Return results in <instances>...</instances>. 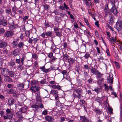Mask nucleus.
<instances>
[{"instance_id": "obj_15", "label": "nucleus", "mask_w": 122, "mask_h": 122, "mask_svg": "<svg viewBox=\"0 0 122 122\" xmlns=\"http://www.w3.org/2000/svg\"><path fill=\"white\" fill-rule=\"evenodd\" d=\"M112 44H114L116 42L117 38L116 37H112L108 39Z\"/></svg>"}, {"instance_id": "obj_59", "label": "nucleus", "mask_w": 122, "mask_h": 122, "mask_svg": "<svg viewBox=\"0 0 122 122\" xmlns=\"http://www.w3.org/2000/svg\"><path fill=\"white\" fill-rule=\"evenodd\" d=\"M24 34L23 33H21L20 36V39L21 40L23 39L25 37Z\"/></svg>"}, {"instance_id": "obj_46", "label": "nucleus", "mask_w": 122, "mask_h": 122, "mask_svg": "<svg viewBox=\"0 0 122 122\" xmlns=\"http://www.w3.org/2000/svg\"><path fill=\"white\" fill-rule=\"evenodd\" d=\"M108 0L110 2L112 6H116L115 0Z\"/></svg>"}, {"instance_id": "obj_8", "label": "nucleus", "mask_w": 122, "mask_h": 122, "mask_svg": "<svg viewBox=\"0 0 122 122\" xmlns=\"http://www.w3.org/2000/svg\"><path fill=\"white\" fill-rule=\"evenodd\" d=\"M73 90H75V91L76 92V93L77 94L78 98L79 99L80 98H81V95L82 92V90L80 88H79L76 90L74 89Z\"/></svg>"}, {"instance_id": "obj_30", "label": "nucleus", "mask_w": 122, "mask_h": 122, "mask_svg": "<svg viewBox=\"0 0 122 122\" xmlns=\"http://www.w3.org/2000/svg\"><path fill=\"white\" fill-rule=\"evenodd\" d=\"M5 12L6 14L8 15H12L11 9L10 8H8L6 9Z\"/></svg>"}, {"instance_id": "obj_22", "label": "nucleus", "mask_w": 122, "mask_h": 122, "mask_svg": "<svg viewBox=\"0 0 122 122\" xmlns=\"http://www.w3.org/2000/svg\"><path fill=\"white\" fill-rule=\"evenodd\" d=\"M13 115H5L3 116L5 119H11L13 117Z\"/></svg>"}, {"instance_id": "obj_47", "label": "nucleus", "mask_w": 122, "mask_h": 122, "mask_svg": "<svg viewBox=\"0 0 122 122\" xmlns=\"http://www.w3.org/2000/svg\"><path fill=\"white\" fill-rule=\"evenodd\" d=\"M104 86L105 87V90L107 92H108L109 90L108 86L106 85V84H104Z\"/></svg>"}, {"instance_id": "obj_53", "label": "nucleus", "mask_w": 122, "mask_h": 122, "mask_svg": "<svg viewBox=\"0 0 122 122\" xmlns=\"http://www.w3.org/2000/svg\"><path fill=\"white\" fill-rule=\"evenodd\" d=\"M84 34H87L90 36H91V33L89 32V31L88 30H84Z\"/></svg>"}, {"instance_id": "obj_13", "label": "nucleus", "mask_w": 122, "mask_h": 122, "mask_svg": "<svg viewBox=\"0 0 122 122\" xmlns=\"http://www.w3.org/2000/svg\"><path fill=\"white\" fill-rule=\"evenodd\" d=\"M79 103L80 105L83 107L84 109L86 112V108L85 107L86 105L85 101L84 100L81 99Z\"/></svg>"}, {"instance_id": "obj_44", "label": "nucleus", "mask_w": 122, "mask_h": 122, "mask_svg": "<svg viewBox=\"0 0 122 122\" xmlns=\"http://www.w3.org/2000/svg\"><path fill=\"white\" fill-rule=\"evenodd\" d=\"M28 41L30 44H32V42H33V37L29 38Z\"/></svg>"}, {"instance_id": "obj_34", "label": "nucleus", "mask_w": 122, "mask_h": 122, "mask_svg": "<svg viewBox=\"0 0 122 122\" xmlns=\"http://www.w3.org/2000/svg\"><path fill=\"white\" fill-rule=\"evenodd\" d=\"M90 69L91 71L93 73V74H95L96 73L97 71L98 70H97L96 68H93V67H91Z\"/></svg>"}, {"instance_id": "obj_27", "label": "nucleus", "mask_w": 122, "mask_h": 122, "mask_svg": "<svg viewBox=\"0 0 122 122\" xmlns=\"http://www.w3.org/2000/svg\"><path fill=\"white\" fill-rule=\"evenodd\" d=\"M24 84L22 83H19L18 84V87L19 88L21 89H23L24 88Z\"/></svg>"}, {"instance_id": "obj_40", "label": "nucleus", "mask_w": 122, "mask_h": 122, "mask_svg": "<svg viewBox=\"0 0 122 122\" xmlns=\"http://www.w3.org/2000/svg\"><path fill=\"white\" fill-rule=\"evenodd\" d=\"M60 17L57 16H56L54 18V21L57 23H59Z\"/></svg>"}, {"instance_id": "obj_16", "label": "nucleus", "mask_w": 122, "mask_h": 122, "mask_svg": "<svg viewBox=\"0 0 122 122\" xmlns=\"http://www.w3.org/2000/svg\"><path fill=\"white\" fill-rule=\"evenodd\" d=\"M45 119L46 121L51 122H52L54 120L53 118L52 117L48 115L46 116Z\"/></svg>"}, {"instance_id": "obj_5", "label": "nucleus", "mask_w": 122, "mask_h": 122, "mask_svg": "<svg viewBox=\"0 0 122 122\" xmlns=\"http://www.w3.org/2000/svg\"><path fill=\"white\" fill-rule=\"evenodd\" d=\"M116 27L119 31L122 30V21H117L116 23Z\"/></svg>"}, {"instance_id": "obj_54", "label": "nucleus", "mask_w": 122, "mask_h": 122, "mask_svg": "<svg viewBox=\"0 0 122 122\" xmlns=\"http://www.w3.org/2000/svg\"><path fill=\"white\" fill-rule=\"evenodd\" d=\"M13 95L14 97H17L19 96V94L16 91L15 92H14L13 93Z\"/></svg>"}, {"instance_id": "obj_4", "label": "nucleus", "mask_w": 122, "mask_h": 122, "mask_svg": "<svg viewBox=\"0 0 122 122\" xmlns=\"http://www.w3.org/2000/svg\"><path fill=\"white\" fill-rule=\"evenodd\" d=\"M9 71V69L6 68H2L1 70L0 73L2 76H5L8 75Z\"/></svg>"}, {"instance_id": "obj_33", "label": "nucleus", "mask_w": 122, "mask_h": 122, "mask_svg": "<svg viewBox=\"0 0 122 122\" xmlns=\"http://www.w3.org/2000/svg\"><path fill=\"white\" fill-rule=\"evenodd\" d=\"M8 102L9 105H11L13 104L14 103V99L12 98H10L8 100Z\"/></svg>"}, {"instance_id": "obj_45", "label": "nucleus", "mask_w": 122, "mask_h": 122, "mask_svg": "<svg viewBox=\"0 0 122 122\" xmlns=\"http://www.w3.org/2000/svg\"><path fill=\"white\" fill-rule=\"evenodd\" d=\"M76 84L77 86H80L82 84L81 81L79 79L77 80L76 82Z\"/></svg>"}, {"instance_id": "obj_41", "label": "nucleus", "mask_w": 122, "mask_h": 122, "mask_svg": "<svg viewBox=\"0 0 122 122\" xmlns=\"http://www.w3.org/2000/svg\"><path fill=\"white\" fill-rule=\"evenodd\" d=\"M24 66L22 65H19L18 66L17 70L19 71L22 70L23 69Z\"/></svg>"}, {"instance_id": "obj_21", "label": "nucleus", "mask_w": 122, "mask_h": 122, "mask_svg": "<svg viewBox=\"0 0 122 122\" xmlns=\"http://www.w3.org/2000/svg\"><path fill=\"white\" fill-rule=\"evenodd\" d=\"M46 36L47 37H51L52 36V31H51L48 30L45 32Z\"/></svg>"}, {"instance_id": "obj_64", "label": "nucleus", "mask_w": 122, "mask_h": 122, "mask_svg": "<svg viewBox=\"0 0 122 122\" xmlns=\"http://www.w3.org/2000/svg\"><path fill=\"white\" fill-rule=\"evenodd\" d=\"M106 53L107 54V56H108L110 57L111 56V54L110 53L108 49H107L106 51Z\"/></svg>"}, {"instance_id": "obj_1", "label": "nucleus", "mask_w": 122, "mask_h": 122, "mask_svg": "<svg viewBox=\"0 0 122 122\" xmlns=\"http://www.w3.org/2000/svg\"><path fill=\"white\" fill-rule=\"evenodd\" d=\"M61 73L63 75V78L62 80H63L65 79L66 80L71 81V80L70 79L69 76L68 75L67 73V71L66 70H63L61 71Z\"/></svg>"}, {"instance_id": "obj_52", "label": "nucleus", "mask_w": 122, "mask_h": 122, "mask_svg": "<svg viewBox=\"0 0 122 122\" xmlns=\"http://www.w3.org/2000/svg\"><path fill=\"white\" fill-rule=\"evenodd\" d=\"M56 34H55L56 36H58L59 37H60L62 36V33L61 32H57L56 33Z\"/></svg>"}, {"instance_id": "obj_14", "label": "nucleus", "mask_w": 122, "mask_h": 122, "mask_svg": "<svg viewBox=\"0 0 122 122\" xmlns=\"http://www.w3.org/2000/svg\"><path fill=\"white\" fill-rule=\"evenodd\" d=\"M30 90L32 91V93L37 91L39 90L38 87L36 86H32L30 87Z\"/></svg>"}, {"instance_id": "obj_49", "label": "nucleus", "mask_w": 122, "mask_h": 122, "mask_svg": "<svg viewBox=\"0 0 122 122\" xmlns=\"http://www.w3.org/2000/svg\"><path fill=\"white\" fill-rule=\"evenodd\" d=\"M43 7L45 10H48L49 8V6L47 5H43Z\"/></svg>"}, {"instance_id": "obj_61", "label": "nucleus", "mask_w": 122, "mask_h": 122, "mask_svg": "<svg viewBox=\"0 0 122 122\" xmlns=\"http://www.w3.org/2000/svg\"><path fill=\"white\" fill-rule=\"evenodd\" d=\"M106 32L107 33V39H108L109 38H110L111 36V34H110V32L109 31H106Z\"/></svg>"}, {"instance_id": "obj_55", "label": "nucleus", "mask_w": 122, "mask_h": 122, "mask_svg": "<svg viewBox=\"0 0 122 122\" xmlns=\"http://www.w3.org/2000/svg\"><path fill=\"white\" fill-rule=\"evenodd\" d=\"M39 40L38 38H33V43L35 44L36 43L37 41Z\"/></svg>"}, {"instance_id": "obj_7", "label": "nucleus", "mask_w": 122, "mask_h": 122, "mask_svg": "<svg viewBox=\"0 0 122 122\" xmlns=\"http://www.w3.org/2000/svg\"><path fill=\"white\" fill-rule=\"evenodd\" d=\"M7 43L4 41H0V48L5 49L7 46Z\"/></svg>"}, {"instance_id": "obj_48", "label": "nucleus", "mask_w": 122, "mask_h": 122, "mask_svg": "<svg viewBox=\"0 0 122 122\" xmlns=\"http://www.w3.org/2000/svg\"><path fill=\"white\" fill-rule=\"evenodd\" d=\"M90 57V54L88 53H86L85 55L84 56L85 59H88Z\"/></svg>"}, {"instance_id": "obj_32", "label": "nucleus", "mask_w": 122, "mask_h": 122, "mask_svg": "<svg viewBox=\"0 0 122 122\" xmlns=\"http://www.w3.org/2000/svg\"><path fill=\"white\" fill-rule=\"evenodd\" d=\"M25 45L24 43L23 42H19L18 44V46L20 49L23 48Z\"/></svg>"}, {"instance_id": "obj_6", "label": "nucleus", "mask_w": 122, "mask_h": 122, "mask_svg": "<svg viewBox=\"0 0 122 122\" xmlns=\"http://www.w3.org/2000/svg\"><path fill=\"white\" fill-rule=\"evenodd\" d=\"M104 11L105 12V16L106 17L107 15H111V11L109 9L108 5L107 4L106 5L104 8Z\"/></svg>"}, {"instance_id": "obj_39", "label": "nucleus", "mask_w": 122, "mask_h": 122, "mask_svg": "<svg viewBox=\"0 0 122 122\" xmlns=\"http://www.w3.org/2000/svg\"><path fill=\"white\" fill-rule=\"evenodd\" d=\"M26 111V109L25 107H23L21 108L20 109V112L22 113L25 112Z\"/></svg>"}, {"instance_id": "obj_28", "label": "nucleus", "mask_w": 122, "mask_h": 122, "mask_svg": "<svg viewBox=\"0 0 122 122\" xmlns=\"http://www.w3.org/2000/svg\"><path fill=\"white\" fill-rule=\"evenodd\" d=\"M75 59L74 58H70L68 59V61L70 64H72L75 62Z\"/></svg>"}, {"instance_id": "obj_31", "label": "nucleus", "mask_w": 122, "mask_h": 122, "mask_svg": "<svg viewBox=\"0 0 122 122\" xmlns=\"http://www.w3.org/2000/svg\"><path fill=\"white\" fill-rule=\"evenodd\" d=\"M9 73L8 75H9V76L10 77H13L15 76V74L14 71L9 70Z\"/></svg>"}, {"instance_id": "obj_9", "label": "nucleus", "mask_w": 122, "mask_h": 122, "mask_svg": "<svg viewBox=\"0 0 122 122\" xmlns=\"http://www.w3.org/2000/svg\"><path fill=\"white\" fill-rule=\"evenodd\" d=\"M59 8L60 9L62 10H70L68 5H66L65 3H64L63 4V5L60 6Z\"/></svg>"}, {"instance_id": "obj_37", "label": "nucleus", "mask_w": 122, "mask_h": 122, "mask_svg": "<svg viewBox=\"0 0 122 122\" xmlns=\"http://www.w3.org/2000/svg\"><path fill=\"white\" fill-rule=\"evenodd\" d=\"M26 58V56L25 55L23 54L22 55V58H21V63L22 65L24 64V61Z\"/></svg>"}, {"instance_id": "obj_19", "label": "nucleus", "mask_w": 122, "mask_h": 122, "mask_svg": "<svg viewBox=\"0 0 122 122\" xmlns=\"http://www.w3.org/2000/svg\"><path fill=\"white\" fill-rule=\"evenodd\" d=\"M93 110L97 114H99L102 113V110L98 108H96Z\"/></svg>"}, {"instance_id": "obj_20", "label": "nucleus", "mask_w": 122, "mask_h": 122, "mask_svg": "<svg viewBox=\"0 0 122 122\" xmlns=\"http://www.w3.org/2000/svg\"><path fill=\"white\" fill-rule=\"evenodd\" d=\"M17 25V24H13V25H10L9 27V28L10 30H14L16 29Z\"/></svg>"}, {"instance_id": "obj_63", "label": "nucleus", "mask_w": 122, "mask_h": 122, "mask_svg": "<svg viewBox=\"0 0 122 122\" xmlns=\"http://www.w3.org/2000/svg\"><path fill=\"white\" fill-rule=\"evenodd\" d=\"M38 57V56L36 54L34 53L32 54V57L34 59H37Z\"/></svg>"}, {"instance_id": "obj_35", "label": "nucleus", "mask_w": 122, "mask_h": 122, "mask_svg": "<svg viewBox=\"0 0 122 122\" xmlns=\"http://www.w3.org/2000/svg\"><path fill=\"white\" fill-rule=\"evenodd\" d=\"M18 42L16 41H14L12 43L13 47L17 48L18 46Z\"/></svg>"}, {"instance_id": "obj_36", "label": "nucleus", "mask_w": 122, "mask_h": 122, "mask_svg": "<svg viewBox=\"0 0 122 122\" xmlns=\"http://www.w3.org/2000/svg\"><path fill=\"white\" fill-rule=\"evenodd\" d=\"M107 108L110 114H112L113 113L112 112L113 109L111 107H110V106H109Z\"/></svg>"}, {"instance_id": "obj_26", "label": "nucleus", "mask_w": 122, "mask_h": 122, "mask_svg": "<svg viewBox=\"0 0 122 122\" xmlns=\"http://www.w3.org/2000/svg\"><path fill=\"white\" fill-rule=\"evenodd\" d=\"M15 90L13 88H12L9 90H8L7 91V93L9 94H11L13 93L14 92H15Z\"/></svg>"}, {"instance_id": "obj_12", "label": "nucleus", "mask_w": 122, "mask_h": 122, "mask_svg": "<svg viewBox=\"0 0 122 122\" xmlns=\"http://www.w3.org/2000/svg\"><path fill=\"white\" fill-rule=\"evenodd\" d=\"M113 78L112 74H109L107 77V82L109 83L112 84L113 83Z\"/></svg>"}, {"instance_id": "obj_18", "label": "nucleus", "mask_w": 122, "mask_h": 122, "mask_svg": "<svg viewBox=\"0 0 122 122\" xmlns=\"http://www.w3.org/2000/svg\"><path fill=\"white\" fill-rule=\"evenodd\" d=\"M7 21L6 20L4 19L3 18L1 20L0 19V25L5 26L7 25Z\"/></svg>"}, {"instance_id": "obj_29", "label": "nucleus", "mask_w": 122, "mask_h": 122, "mask_svg": "<svg viewBox=\"0 0 122 122\" xmlns=\"http://www.w3.org/2000/svg\"><path fill=\"white\" fill-rule=\"evenodd\" d=\"M104 78H102L101 79H98L97 80V83L98 85H101L102 84Z\"/></svg>"}, {"instance_id": "obj_57", "label": "nucleus", "mask_w": 122, "mask_h": 122, "mask_svg": "<svg viewBox=\"0 0 122 122\" xmlns=\"http://www.w3.org/2000/svg\"><path fill=\"white\" fill-rule=\"evenodd\" d=\"M12 54L14 56H16L18 55V53L16 51V50H15L13 51Z\"/></svg>"}, {"instance_id": "obj_23", "label": "nucleus", "mask_w": 122, "mask_h": 122, "mask_svg": "<svg viewBox=\"0 0 122 122\" xmlns=\"http://www.w3.org/2000/svg\"><path fill=\"white\" fill-rule=\"evenodd\" d=\"M95 74L97 77L101 78H102L103 75L102 73L99 72L98 71Z\"/></svg>"}, {"instance_id": "obj_58", "label": "nucleus", "mask_w": 122, "mask_h": 122, "mask_svg": "<svg viewBox=\"0 0 122 122\" xmlns=\"http://www.w3.org/2000/svg\"><path fill=\"white\" fill-rule=\"evenodd\" d=\"M94 91L96 92L97 94L99 93L100 91V89L98 87H96L94 89Z\"/></svg>"}, {"instance_id": "obj_10", "label": "nucleus", "mask_w": 122, "mask_h": 122, "mask_svg": "<svg viewBox=\"0 0 122 122\" xmlns=\"http://www.w3.org/2000/svg\"><path fill=\"white\" fill-rule=\"evenodd\" d=\"M4 79L5 81L9 83L13 81L12 78L7 75L4 76Z\"/></svg>"}, {"instance_id": "obj_25", "label": "nucleus", "mask_w": 122, "mask_h": 122, "mask_svg": "<svg viewBox=\"0 0 122 122\" xmlns=\"http://www.w3.org/2000/svg\"><path fill=\"white\" fill-rule=\"evenodd\" d=\"M6 114H13V111L12 110L7 109L6 111Z\"/></svg>"}, {"instance_id": "obj_11", "label": "nucleus", "mask_w": 122, "mask_h": 122, "mask_svg": "<svg viewBox=\"0 0 122 122\" xmlns=\"http://www.w3.org/2000/svg\"><path fill=\"white\" fill-rule=\"evenodd\" d=\"M36 101L38 102H41L42 101L41 97L40 96V92L36 93Z\"/></svg>"}, {"instance_id": "obj_62", "label": "nucleus", "mask_w": 122, "mask_h": 122, "mask_svg": "<svg viewBox=\"0 0 122 122\" xmlns=\"http://www.w3.org/2000/svg\"><path fill=\"white\" fill-rule=\"evenodd\" d=\"M54 30L55 33H56L59 31V29L56 26L54 28Z\"/></svg>"}, {"instance_id": "obj_2", "label": "nucleus", "mask_w": 122, "mask_h": 122, "mask_svg": "<svg viewBox=\"0 0 122 122\" xmlns=\"http://www.w3.org/2000/svg\"><path fill=\"white\" fill-rule=\"evenodd\" d=\"M14 31L12 30L7 31L5 33L4 36L6 38L10 37L14 35Z\"/></svg>"}, {"instance_id": "obj_24", "label": "nucleus", "mask_w": 122, "mask_h": 122, "mask_svg": "<svg viewBox=\"0 0 122 122\" xmlns=\"http://www.w3.org/2000/svg\"><path fill=\"white\" fill-rule=\"evenodd\" d=\"M81 120L84 122H89V120L84 116H80Z\"/></svg>"}, {"instance_id": "obj_56", "label": "nucleus", "mask_w": 122, "mask_h": 122, "mask_svg": "<svg viewBox=\"0 0 122 122\" xmlns=\"http://www.w3.org/2000/svg\"><path fill=\"white\" fill-rule=\"evenodd\" d=\"M37 82L36 81H32L31 82L30 84L31 85H35L37 84Z\"/></svg>"}, {"instance_id": "obj_17", "label": "nucleus", "mask_w": 122, "mask_h": 122, "mask_svg": "<svg viewBox=\"0 0 122 122\" xmlns=\"http://www.w3.org/2000/svg\"><path fill=\"white\" fill-rule=\"evenodd\" d=\"M116 6H113L111 9V10L112 12L115 15L117 14V11L115 7Z\"/></svg>"}, {"instance_id": "obj_38", "label": "nucleus", "mask_w": 122, "mask_h": 122, "mask_svg": "<svg viewBox=\"0 0 122 122\" xmlns=\"http://www.w3.org/2000/svg\"><path fill=\"white\" fill-rule=\"evenodd\" d=\"M18 117L19 119L17 121H18V122H21L22 121V119H23V117L21 115H18Z\"/></svg>"}, {"instance_id": "obj_42", "label": "nucleus", "mask_w": 122, "mask_h": 122, "mask_svg": "<svg viewBox=\"0 0 122 122\" xmlns=\"http://www.w3.org/2000/svg\"><path fill=\"white\" fill-rule=\"evenodd\" d=\"M15 63L13 61H11L9 63L8 65L9 66L13 67L15 65Z\"/></svg>"}, {"instance_id": "obj_60", "label": "nucleus", "mask_w": 122, "mask_h": 122, "mask_svg": "<svg viewBox=\"0 0 122 122\" xmlns=\"http://www.w3.org/2000/svg\"><path fill=\"white\" fill-rule=\"evenodd\" d=\"M84 21L88 26L89 27H90V26L88 22V20L84 18Z\"/></svg>"}, {"instance_id": "obj_43", "label": "nucleus", "mask_w": 122, "mask_h": 122, "mask_svg": "<svg viewBox=\"0 0 122 122\" xmlns=\"http://www.w3.org/2000/svg\"><path fill=\"white\" fill-rule=\"evenodd\" d=\"M25 36L27 37L28 38L29 37L30 34V31L29 30L25 31Z\"/></svg>"}, {"instance_id": "obj_3", "label": "nucleus", "mask_w": 122, "mask_h": 122, "mask_svg": "<svg viewBox=\"0 0 122 122\" xmlns=\"http://www.w3.org/2000/svg\"><path fill=\"white\" fill-rule=\"evenodd\" d=\"M50 93L54 97L56 100L58 99L59 97L58 95V91L57 90H52L50 92Z\"/></svg>"}, {"instance_id": "obj_51", "label": "nucleus", "mask_w": 122, "mask_h": 122, "mask_svg": "<svg viewBox=\"0 0 122 122\" xmlns=\"http://www.w3.org/2000/svg\"><path fill=\"white\" fill-rule=\"evenodd\" d=\"M30 108H32L33 109H34V108L35 109H38L39 108V106L37 105H32Z\"/></svg>"}, {"instance_id": "obj_50", "label": "nucleus", "mask_w": 122, "mask_h": 122, "mask_svg": "<svg viewBox=\"0 0 122 122\" xmlns=\"http://www.w3.org/2000/svg\"><path fill=\"white\" fill-rule=\"evenodd\" d=\"M114 63L116 68L118 69H119L120 68V65L119 63L116 61H115Z\"/></svg>"}]
</instances>
